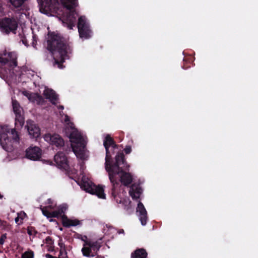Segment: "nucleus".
Wrapping results in <instances>:
<instances>
[{
	"label": "nucleus",
	"instance_id": "nucleus-1",
	"mask_svg": "<svg viewBox=\"0 0 258 258\" xmlns=\"http://www.w3.org/2000/svg\"><path fill=\"white\" fill-rule=\"evenodd\" d=\"M103 145L106 151L105 169L108 174L109 179L112 185L111 197L116 202L120 203L121 200L117 199L118 190L120 183L127 186L133 181L132 175L129 173L130 166L128 165L123 153L115 155V162L112 159L111 150H117L118 145L109 135H107L103 141Z\"/></svg>",
	"mask_w": 258,
	"mask_h": 258
},
{
	"label": "nucleus",
	"instance_id": "nucleus-2",
	"mask_svg": "<svg viewBox=\"0 0 258 258\" xmlns=\"http://www.w3.org/2000/svg\"><path fill=\"white\" fill-rule=\"evenodd\" d=\"M47 43V49L53 55L54 64H57L59 69H63V63L69 58L68 54L71 53L72 48L69 44L59 35L54 32L49 33Z\"/></svg>",
	"mask_w": 258,
	"mask_h": 258
},
{
	"label": "nucleus",
	"instance_id": "nucleus-3",
	"mask_svg": "<svg viewBox=\"0 0 258 258\" xmlns=\"http://www.w3.org/2000/svg\"><path fill=\"white\" fill-rule=\"evenodd\" d=\"M87 239L86 236L81 238V240L84 241L83 247L81 250L83 255L88 257H94L102 246V238L96 241Z\"/></svg>",
	"mask_w": 258,
	"mask_h": 258
},
{
	"label": "nucleus",
	"instance_id": "nucleus-4",
	"mask_svg": "<svg viewBox=\"0 0 258 258\" xmlns=\"http://www.w3.org/2000/svg\"><path fill=\"white\" fill-rule=\"evenodd\" d=\"M6 132L9 134V136H7L6 138L4 136V140L2 137L0 140L1 144L5 150L8 152H11L14 149L13 143L19 144L20 137L18 132L15 128H7Z\"/></svg>",
	"mask_w": 258,
	"mask_h": 258
},
{
	"label": "nucleus",
	"instance_id": "nucleus-5",
	"mask_svg": "<svg viewBox=\"0 0 258 258\" xmlns=\"http://www.w3.org/2000/svg\"><path fill=\"white\" fill-rule=\"evenodd\" d=\"M18 26V22L14 17H5L0 19V30L4 34H16Z\"/></svg>",
	"mask_w": 258,
	"mask_h": 258
},
{
	"label": "nucleus",
	"instance_id": "nucleus-6",
	"mask_svg": "<svg viewBox=\"0 0 258 258\" xmlns=\"http://www.w3.org/2000/svg\"><path fill=\"white\" fill-rule=\"evenodd\" d=\"M69 138L71 142L75 144L72 145L74 153H76L79 152L82 153L86 147V144L81 134L77 130H74L71 133Z\"/></svg>",
	"mask_w": 258,
	"mask_h": 258
},
{
	"label": "nucleus",
	"instance_id": "nucleus-7",
	"mask_svg": "<svg viewBox=\"0 0 258 258\" xmlns=\"http://www.w3.org/2000/svg\"><path fill=\"white\" fill-rule=\"evenodd\" d=\"M77 27L80 38L89 39L91 37L92 31L85 16L79 17Z\"/></svg>",
	"mask_w": 258,
	"mask_h": 258
},
{
	"label": "nucleus",
	"instance_id": "nucleus-8",
	"mask_svg": "<svg viewBox=\"0 0 258 258\" xmlns=\"http://www.w3.org/2000/svg\"><path fill=\"white\" fill-rule=\"evenodd\" d=\"M81 187L83 188L86 191L96 195L99 198L105 199L104 190L101 185L97 186L92 182L83 181Z\"/></svg>",
	"mask_w": 258,
	"mask_h": 258
},
{
	"label": "nucleus",
	"instance_id": "nucleus-9",
	"mask_svg": "<svg viewBox=\"0 0 258 258\" xmlns=\"http://www.w3.org/2000/svg\"><path fill=\"white\" fill-rule=\"evenodd\" d=\"M17 55L15 52H7L6 50L0 53V63L3 66L8 64L10 67H15L17 66Z\"/></svg>",
	"mask_w": 258,
	"mask_h": 258
},
{
	"label": "nucleus",
	"instance_id": "nucleus-10",
	"mask_svg": "<svg viewBox=\"0 0 258 258\" xmlns=\"http://www.w3.org/2000/svg\"><path fill=\"white\" fill-rule=\"evenodd\" d=\"M54 160L57 166L65 170H68L69 165L67 158L63 152H58L54 157Z\"/></svg>",
	"mask_w": 258,
	"mask_h": 258
},
{
	"label": "nucleus",
	"instance_id": "nucleus-11",
	"mask_svg": "<svg viewBox=\"0 0 258 258\" xmlns=\"http://www.w3.org/2000/svg\"><path fill=\"white\" fill-rule=\"evenodd\" d=\"M44 139L52 145L55 146L58 148L62 147L64 144L63 139L57 134L51 135L49 134L45 135Z\"/></svg>",
	"mask_w": 258,
	"mask_h": 258
},
{
	"label": "nucleus",
	"instance_id": "nucleus-12",
	"mask_svg": "<svg viewBox=\"0 0 258 258\" xmlns=\"http://www.w3.org/2000/svg\"><path fill=\"white\" fill-rule=\"evenodd\" d=\"M26 156L31 160H38L41 157V150L36 146L30 147L26 151Z\"/></svg>",
	"mask_w": 258,
	"mask_h": 258
},
{
	"label": "nucleus",
	"instance_id": "nucleus-13",
	"mask_svg": "<svg viewBox=\"0 0 258 258\" xmlns=\"http://www.w3.org/2000/svg\"><path fill=\"white\" fill-rule=\"evenodd\" d=\"M26 127L31 138H37L40 135V129L34 121H28Z\"/></svg>",
	"mask_w": 258,
	"mask_h": 258
},
{
	"label": "nucleus",
	"instance_id": "nucleus-14",
	"mask_svg": "<svg viewBox=\"0 0 258 258\" xmlns=\"http://www.w3.org/2000/svg\"><path fill=\"white\" fill-rule=\"evenodd\" d=\"M137 212L139 213L140 220L142 225H145L147 221V212L142 203L139 202L137 208Z\"/></svg>",
	"mask_w": 258,
	"mask_h": 258
},
{
	"label": "nucleus",
	"instance_id": "nucleus-15",
	"mask_svg": "<svg viewBox=\"0 0 258 258\" xmlns=\"http://www.w3.org/2000/svg\"><path fill=\"white\" fill-rule=\"evenodd\" d=\"M61 222L63 227L69 228L71 226H76L81 224V221L78 219H71L67 215L63 214L61 216Z\"/></svg>",
	"mask_w": 258,
	"mask_h": 258
},
{
	"label": "nucleus",
	"instance_id": "nucleus-16",
	"mask_svg": "<svg viewBox=\"0 0 258 258\" xmlns=\"http://www.w3.org/2000/svg\"><path fill=\"white\" fill-rule=\"evenodd\" d=\"M43 95L52 104H56V101L58 100V96L52 89H45L43 92Z\"/></svg>",
	"mask_w": 258,
	"mask_h": 258
},
{
	"label": "nucleus",
	"instance_id": "nucleus-17",
	"mask_svg": "<svg viewBox=\"0 0 258 258\" xmlns=\"http://www.w3.org/2000/svg\"><path fill=\"white\" fill-rule=\"evenodd\" d=\"M148 253L144 248H138L131 254V258H147Z\"/></svg>",
	"mask_w": 258,
	"mask_h": 258
},
{
	"label": "nucleus",
	"instance_id": "nucleus-18",
	"mask_svg": "<svg viewBox=\"0 0 258 258\" xmlns=\"http://www.w3.org/2000/svg\"><path fill=\"white\" fill-rule=\"evenodd\" d=\"M12 105L14 113L16 114L21 113L22 108L20 105L19 102L16 100H12Z\"/></svg>",
	"mask_w": 258,
	"mask_h": 258
},
{
	"label": "nucleus",
	"instance_id": "nucleus-19",
	"mask_svg": "<svg viewBox=\"0 0 258 258\" xmlns=\"http://www.w3.org/2000/svg\"><path fill=\"white\" fill-rule=\"evenodd\" d=\"M40 208L44 216H46L47 218H51V212L49 211L48 209H52L53 207L52 205H49L46 207L41 206Z\"/></svg>",
	"mask_w": 258,
	"mask_h": 258
},
{
	"label": "nucleus",
	"instance_id": "nucleus-20",
	"mask_svg": "<svg viewBox=\"0 0 258 258\" xmlns=\"http://www.w3.org/2000/svg\"><path fill=\"white\" fill-rule=\"evenodd\" d=\"M26 216V214L24 212L18 213L17 217L15 219L16 223L18 225L22 224L23 223V220Z\"/></svg>",
	"mask_w": 258,
	"mask_h": 258
},
{
	"label": "nucleus",
	"instance_id": "nucleus-21",
	"mask_svg": "<svg viewBox=\"0 0 258 258\" xmlns=\"http://www.w3.org/2000/svg\"><path fill=\"white\" fill-rule=\"evenodd\" d=\"M24 117L21 115V113L16 114L15 124H17L19 123L20 126H22L24 124Z\"/></svg>",
	"mask_w": 258,
	"mask_h": 258
},
{
	"label": "nucleus",
	"instance_id": "nucleus-22",
	"mask_svg": "<svg viewBox=\"0 0 258 258\" xmlns=\"http://www.w3.org/2000/svg\"><path fill=\"white\" fill-rule=\"evenodd\" d=\"M59 245L61 247V249L59 251L58 257H63V258H68V256L67 255V252L66 250L64 247L62 248V246L63 245V243H61V244L59 243Z\"/></svg>",
	"mask_w": 258,
	"mask_h": 258
},
{
	"label": "nucleus",
	"instance_id": "nucleus-23",
	"mask_svg": "<svg viewBox=\"0 0 258 258\" xmlns=\"http://www.w3.org/2000/svg\"><path fill=\"white\" fill-rule=\"evenodd\" d=\"M34 252L31 250L24 252L21 256L22 258H33L34 257Z\"/></svg>",
	"mask_w": 258,
	"mask_h": 258
},
{
	"label": "nucleus",
	"instance_id": "nucleus-24",
	"mask_svg": "<svg viewBox=\"0 0 258 258\" xmlns=\"http://www.w3.org/2000/svg\"><path fill=\"white\" fill-rule=\"evenodd\" d=\"M67 209H68L67 205L66 204H63V205H60L58 207L57 210L59 212L60 215L62 216L64 214V213H65V212L66 211V210H67Z\"/></svg>",
	"mask_w": 258,
	"mask_h": 258
},
{
	"label": "nucleus",
	"instance_id": "nucleus-25",
	"mask_svg": "<svg viewBox=\"0 0 258 258\" xmlns=\"http://www.w3.org/2000/svg\"><path fill=\"white\" fill-rule=\"evenodd\" d=\"M129 194L134 200H138L140 197L138 194L137 195V194L134 191V188L133 187L131 188Z\"/></svg>",
	"mask_w": 258,
	"mask_h": 258
},
{
	"label": "nucleus",
	"instance_id": "nucleus-26",
	"mask_svg": "<svg viewBox=\"0 0 258 258\" xmlns=\"http://www.w3.org/2000/svg\"><path fill=\"white\" fill-rule=\"evenodd\" d=\"M35 96L36 97V102L37 104H42L44 102V99L40 95L37 93V95Z\"/></svg>",
	"mask_w": 258,
	"mask_h": 258
},
{
	"label": "nucleus",
	"instance_id": "nucleus-27",
	"mask_svg": "<svg viewBox=\"0 0 258 258\" xmlns=\"http://www.w3.org/2000/svg\"><path fill=\"white\" fill-rule=\"evenodd\" d=\"M27 233L30 235H35L37 232L33 227H28Z\"/></svg>",
	"mask_w": 258,
	"mask_h": 258
},
{
	"label": "nucleus",
	"instance_id": "nucleus-28",
	"mask_svg": "<svg viewBox=\"0 0 258 258\" xmlns=\"http://www.w3.org/2000/svg\"><path fill=\"white\" fill-rule=\"evenodd\" d=\"M61 216L57 210L52 212L51 213V218H58L59 217L61 218Z\"/></svg>",
	"mask_w": 258,
	"mask_h": 258
},
{
	"label": "nucleus",
	"instance_id": "nucleus-29",
	"mask_svg": "<svg viewBox=\"0 0 258 258\" xmlns=\"http://www.w3.org/2000/svg\"><path fill=\"white\" fill-rule=\"evenodd\" d=\"M45 242L47 244L51 245L53 243V240L51 237L47 236L45 239Z\"/></svg>",
	"mask_w": 258,
	"mask_h": 258
},
{
	"label": "nucleus",
	"instance_id": "nucleus-30",
	"mask_svg": "<svg viewBox=\"0 0 258 258\" xmlns=\"http://www.w3.org/2000/svg\"><path fill=\"white\" fill-rule=\"evenodd\" d=\"M7 238V234H3L0 238V244L3 245Z\"/></svg>",
	"mask_w": 258,
	"mask_h": 258
},
{
	"label": "nucleus",
	"instance_id": "nucleus-31",
	"mask_svg": "<svg viewBox=\"0 0 258 258\" xmlns=\"http://www.w3.org/2000/svg\"><path fill=\"white\" fill-rule=\"evenodd\" d=\"M132 150V148L130 146H126L124 149V151L126 154L131 153Z\"/></svg>",
	"mask_w": 258,
	"mask_h": 258
},
{
	"label": "nucleus",
	"instance_id": "nucleus-32",
	"mask_svg": "<svg viewBox=\"0 0 258 258\" xmlns=\"http://www.w3.org/2000/svg\"><path fill=\"white\" fill-rule=\"evenodd\" d=\"M37 95V93H32L29 100L33 102H36V97L35 95Z\"/></svg>",
	"mask_w": 258,
	"mask_h": 258
},
{
	"label": "nucleus",
	"instance_id": "nucleus-33",
	"mask_svg": "<svg viewBox=\"0 0 258 258\" xmlns=\"http://www.w3.org/2000/svg\"><path fill=\"white\" fill-rule=\"evenodd\" d=\"M109 150L110 151V153L112 154V155L114 154H116V155H117L118 153H123L122 151H119L118 150V148H117V150H115L114 151H113V150H111V148H109Z\"/></svg>",
	"mask_w": 258,
	"mask_h": 258
},
{
	"label": "nucleus",
	"instance_id": "nucleus-34",
	"mask_svg": "<svg viewBox=\"0 0 258 258\" xmlns=\"http://www.w3.org/2000/svg\"><path fill=\"white\" fill-rule=\"evenodd\" d=\"M32 93H30L28 91H23V94L26 96L28 99H29L30 96H31V95Z\"/></svg>",
	"mask_w": 258,
	"mask_h": 258
},
{
	"label": "nucleus",
	"instance_id": "nucleus-35",
	"mask_svg": "<svg viewBox=\"0 0 258 258\" xmlns=\"http://www.w3.org/2000/svg\"><path fill=\"white\" fill-rule=\"evenodd\" d=\"M134 191L137 194V195L138 194L139 196H140V195L141 194V191H140V188H136L135 190L134 189Z\"/></svg>",
	"mask_w": 258,
	"mask_h": 258
},
{
	"label": "nucleus",
	"instance_id": "nucleus-36",
	"mask_svg": "<svg viewBox=\"0 0 258 258\" xmlns=\"http://www.w3.org/2000/svg\"><path fill=\"white\" fill-rule=\"evenodd\" d=\"M53 201L51 199H48L46 202V204H49V205H51L52 204Z\"/></svg>",
	"mask_w": 258,
	"mask_h": 258
},
{
	"label": "nucleus",
	"instance_id": "nucleus-37",
	"mask_svg": "<svg viewBox=\"0 0 258 258\" xmlns=\"http://www.w3.org/2000/svg\"><path fill=\"white\" fill-rule=\"evenodd\" d=\"M45 257L46 258H52L53 257V255L49 254V253H47L45 254Z\"/></svg>",
	"mask_w": 258,
	"mask_h": 258
},
{
	"label": "nucleus",
	"instance_id": "nucleus-38",
	"mask_svg": "<svg viewBox=\"0 0 258 258\" xmlns=\"http://www.w3.org/2000/svg\"><path fill=\"white\" fill-rule=\"evenodd\" d=\"M117 232L118 234L124 233V230L122 229H119Z\"/></svg>",
	"mask_w": 258,
	"mask_h": 258
},
{
	"label": "nucleus",
	"instance_id": "nucleus-39",
	"mask_svg": "<svg viewBox=\"0 0 258 258\" xmlns=\"http://www.w3.org/2000/svg\"><path fill=\"white\" fill-rule=\"evenodd\" d=\"M70 120L69 117L68 115H66L65 117L64 121L65 122L69 121Z\"/></svg>",
	"mask_w": 258,
	"mask_h": 258
},
{
	"label": "nucleus",
	"instance_id": "nucleus-40",
	"mask_svg": "<svg viewBox=\"0 0 258 258\" xmlns=\"http://www.w3.org/2000/svg\"><path fill=\"white\" fill-rule=\"evenodd\" d=\"M95 256H96L95 257V258H104V257L103 256H102L101 255H98L97 253L96 254V255Z\"/></svg>",
	"mask_w": 258,
	"mask_h": 258
},
{
	"label": "nucleus",
	"instance_id": "nucleus-41",
	"mask_svg": "<svg viewBox=\"0 0 258 258\" xmlns=\"http://www.w3.org/2000/svg\"><path fill=\"white\" fill-rule=\"evenodd\" d=\"M59 108H60L61 109H64V107L62 105H60L59 107Z\"/></svg>",
	"mask_w": 258,
	"mask_h": 258
},
{
	"label": "nucleus",
	"instance_id": "nucleus-42",
	"mask_svg": "<svg viewBox=\"0 0 258 258\" xmlns=\"http://www.w3.org/2000/svg\"><path fill=\"white\" fill-rule=\"evenodd\" d=\"M52 258H63V257H56V256H53Z\"/></svg>",
	"mask_w": 258,
	"mask_h": 258
},
{
	"label": "nucleus",
	"instance_id": "nucleus-43",
	"mask_svg": "<svg viewBox=\"0 0 258 258\" xmlns=\"http://www.w3.org/2000/svg\"><path fill=\"white\" fill-rule=\"evenodd\" d=\"M23 44L26 45V41H25L24 40H23Z\"/></svg>",
	"mask_w": 258,
	"mask_h": 258
},
{
	"label": "nucleus",
	"instance_id": "nucleus-44",
	"mask_svg": "<svg viewBox=\"0 0 258 258\" xmlns=\"http://www.w3.org/2000/svg\"><path fill=\"white\" fill-rule=\"evenodd\" d=\"M49 221H50V222L53 221V219H50V220H49Z\"/></svg>",
	"mask_w": 258,
	"mask_h": 258
}]
</instances>
